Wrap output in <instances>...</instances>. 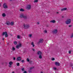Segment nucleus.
Instances as JSON below:
<instances>
[{
	"instance_id": "obj_25",
	"label": "nucleus",
	"mask_w": 73,
	"mask_h": 73,
	"mask_svg": "<svg viewBox=\"0 0 73 73\" xmlns=\"http://www.w3.org/2000/svg\"><path fill=\"white\" fill-rule=\"evenodd\" d=\"M34 3H37L38 2V1L37 0H35L34 1Z\"/></svg>"
},
{
	"instance_id": "obj_39",
	"label": "nucleus",
	"mask_w": 73,
	"mask_h": 73,
	"mask_svg": "<svg viewBox=\"0 0 73 73\" xmlns=\"http://www.w3.org/2000/svg\"><path fill=\"white\" fill-rule=\"evenodd\" d=\"M72 25H69L68 26V27H72Z\"/></svg>"
},
{
	"instance_id": "obj_44",
	"label": "nucleus",
	"mask_w": 73,
	"mask_h": 73,
	"mask_svg": "<svg viewBox=\"0 0 73 73\" xmlns=\"http://www.w3.org/2000/svg\"><path fill=\"white\" fill-rule=\"evenodd\" d=\"M29 73H30V72H31V71L30 70H29Z\"/></svg>"
},
{
	"instance_id": "obj_36",
	"label": "nucleus",
	"mask_w": 73,
	"mask_h": 73,
	"mask_svg": "<svg viewBox=\"0 0 73 73\" xmlns=\"http://www.w3.org/2000/svg\"><path fill=\"white\" fill-rule=\"evenodd\" d=\"M33 67H31L30 68V70H31V69H33Z\"/></svg>"
},
{
	"instance_id": "obj_40",
	"label": "nucleus",
	"mask_w": 73,
	"mask_h": 73,
	"mask_svg": "<svg viewBox=\"0 0 73 73\" xmlns=\"http://www.w3.org/2000/svg\"><path fill=\"white\" fill-rule=\"evenodd\" d=\"M54 70H56V68L54 67Z\"/></svg>"
},
{
	"instance_id": "obj_33",
	"label": "nucleus",
	"mask_w": 73,
	"mask_h": 73,
	"mask_svg": "<svg viewBox=\"0 0 73 73\" xmlns=\"http://www.w3.org/2000/svg\"><path fill=\"white\" fill-rule=\"evenodd\" d=\"M55 60L54 58H52L51 59V60H52V61H53V60Z\"/></svg>"
},
{
	"instance_id": "obj_21",
	"label": "nucleus",
	"mask_w": 73,
	"mask_h": 73,
	"mask_svg": "<svg viewBox=\"0 0 73 73\" xmlns=\"http://www.w3.org/2000/svg\"><path fill=\"white\" fill-rule=\"evenodd\" d=\"M2 16L3 17H5L6 16L5 14L4 13H3L2 14Z\"/></svg>"
},
{
	"instance_id": "obj_6",
	"label": "nucleus",
	"mask_w": 73,
	"mask_h": 73,
	"mask_svg": "<svg viewBox=\"0 0 73 73\" xmlns=\"http://www.w3.org/2000/svg\"><path fill=\"white\" fill-rule=\"evenodd\" d=\"M58 32V30L57 29H55L53 31V33L56 34V33H57Z\"/></svg>"
},
{
	"instance_id": "obj_18",
	"label": "nucleus",
	"mask_w": 73,
	"mask_h": 73,
	"mask_svg": "<svg viewBox=\"0 0 73 73\" xmlns=\"http://www.w3.org/2000/svg\"><path fill=\"white\" fill-rule=\"evenodd\" d=\"M9 65H12V64H13V62H9Z\"/></svg>"
},
{
	"instance_id": "obj_19",
	"label": "nucleus",
	"mask_w": 73,
	"mask_h": 73,
	"mask_svg": "<svg viewBox=\"0 0 73 73\" xmlns=\"http://www.w3.org/2000/svg\"><path fill=\"white\" fill-rule=\"evenodd\" d=\"M17 42L16 41H15L14 42V45H17Z\"/></svg>"
},
{
	"instance_id": "obj_51",
	"label": "nucleus",
	"mask_w": 73,
	"mask_h": 73,
	"mask_svg": "<svg viewBox=\"0 0 73 73\" xmlns=\"http://www.w3.org/2000/svg\"><path fill=\"white\" fill-rule=\"evenodd\" d=\"M56 13H58V12H56Z\"/></svg>"
},
{
	"instance_id": "obj_49",
	"label": "nucleus",
	"mask_w": 73,
	"mask_h": 73,
	"mask_svg": "<svg viewBox=\"0 0 73 73\" xmlns=\"http://www.w3.org/2000/svg\"><path fill=\"white\" fill-rule=\"evenodd\" d=\"M40 73H43V72H40Z\"/></svg>"
},
{
	"instance_id": "obj_17",
	"label": "nucleus",
	"mask_w": 73,
	"mask_h": 73,
	"mask_svg": "<svg viewBox=\"0 0 73 73\" xmlns=\"http://www.w3.org/2000/svg\"><path fill=\"white\" fill-rule=\"evenodd\" d=\"M29 37L30 38H32V34H30L29 35Z\"/></svg>"
},
{
	"instance_id": "obj_9",
	"label": "nucleus",
	"mask_w": 73,
	"mask_h": 73,
	"mask_svg": "<svg viewBox=\"0 0 73 73\" xmlns=\"http://www.w3.org/2000/svg\"><path fill=\"white\" fill-rule=\"evenodd\" d=\"M3 7L4 8H5V9L8 8V6L6 5V3H4L3 4Z\"/></svg>"
},
{
	"instance_id": "obj_5",
	"label": "nucleus",
	"mask_w": 73,
	"mask_h": 73,
	"mask_svg": "<svg viewBox=\"0 0 73 73\" xmlns=\"http://www.w3.org/2000/svg\"><path fill=\"white\" fill-rule=\"evenodd\" d=\"M22 45V44H21V43H19V44H17L16 46V48L17 49H19L20 47H21V46Z\"/></svg>"
},
{
	"instance_id": "obj_2",
	"label": "nucleus",
	"mask_w": 73,
	"mask_h": 73,
	"mask_svg": "<svg viewBox=\"0 0 73 73\" xmlns=\"http://www.w3.org/2000/svg\"><path fill=\"white\" fill-rule=\"evenodd\" d=\"M72 21H71V19H67L66 21L65 22V23L66 24H70Z\"/></svg>"
},
{
	"instance_id": "obj_3",
	"label": "nucleus",
	"mask_w": 73,
	"mask_h": 73,
	"mask_svg": "<svg viewBox=\"0 0 73 73\" xmlns=\"http://www.w3.org/2000/svg\"><path fill=\"white\" fill-rule=\"evenodd\" d=\"M19 17L20 18H24V19H25L27 18V16H24V14H21L19 16Z\"/></svg>"
},
{
	"instance_id": "obj_1",
	"label": "nucleus",
	"mask_w": 73,
	"mask_h": 73,
	"mask_svg": "<svg viewBox=\"0 0 73 73\" xmlns=\"http://www.w3.org/2000/svg\"><path fill=\"white\" fill-rule=\"evenodd\" d=\"M23 26L25 29H28L29 28V25L28 24L26 23H24L23 24Z\"/></svg>"
},
{
	"instance_id": "obj_13",
	"label": "nucleus",
	"mask_w": 73,
	"mask_h": 73,
	"mask_svg": "<svg viewBox=\"0 0 73 73\" xmlns=\"http://www.w3.org/2000/svg\"><path fill=\"white\" fill-rule=\"evenodd\" d=\"M6 24L7 25H10V22L9 21H7L6 23Z\"/></svg>"
},
{
	"instance_id": "obj_43",
	"label": "nucleus",
	"mask_w": 73,
	"mask_h": 73,
	"mask_svg": "<svg viewBox=\"0 0 73 73\" xmlns=\"http://www.w3.org/2000/svg\"><path fill=\"white\" fill-rule=\"evenodd\" d=\"M15 59H16V58H15V57H14L13 58V60H15Z\"/></svg>"
},
{
	"instance_id": "obj_8",
	"label": "nucleus",
	"mask_w": 73,
	"mask_h": 73,
	"mask_svg": "<svg viewBox=\"0 0 73 73\" xmlns=\"http://www.w3.org/2000/svg\"><path fill=\"white\" fill-rule=\"evenodd\" d=\"M50 22L51 23H54L56 22V21L55 20H53L50 21Z\"/></svg>"
},
{
	"instance_id": "obj_45",
	"label": "nucleus",
	"mask_w": 73,
	"mask_h": 73,
	"mask_svg": "<svg viewBox=\"0 0 73 73\" xmlns=\"http://www.w3.org/2000/svg\"><path fill=\"white\" fill-rule=\"evenodd\" d=\"M4 39H5L4 38H2V40H4Z\"/></svg>"
},
{
	"instance_id": "obj_48",
	"label": "nucleus",
	"mask_w": 73,
	"mask_h": 73,
	"mask_svg": "<svg viewBox=\"0 0 73 73\" xmlns=\"http://www.w3.org/2000/svg\"><path fill=\"white\" fill-rule=\"evenodd\" d=\"M62 18H64V17L63 16H62Z\"/></svg>"
},
{
	"instance_id": "obj_27",
	"label": "nucleus",
	"mask_w": 73,
	"mask_h": 73,
	"mask_svg": "<svg viewBox=\"0 0 73 73\" xmlns=\"http://www.w3.org/2000/svg\"><path fill=\"white\" fill-rule=\"evenodd\" d=\"M20 11H24V9H21L20 10Z\"/></svg>"
},
{
	"instance_id": "obj_29",
	"label": "nucleus",
	"mask_w": 73,
	"mask_h": 73,
	"mask_svg": "<svg viewBox=\"0 0 73 73\" xmlns=\"http://www.w3.org/2000/svg\"><path fill=\"white\" fill-rule=\"evenodd\" d=\"M17 66H19V65H20V63H17Z\"/></svg>"
},
{
	"instance_id": "obj_20",
	"label": "nucleus",
	"mask_w": 73,
	"mask_h": 73,
	"mask_svg": "<svg viewBox=\"0 0 73 73\" xmlns=\"http://www.w3.org/2000/svg\"><path fill=\"white\" fill-rule=\"evenodd\" d=\"M73 33H72L70 36V38H73Z\"/></svg>"
},
{
	"instance_id": "obj_28",
	"label": "nucleus",
	"mask_w": 73,
	"mask_h": 73,
	"mask_svg": "<svg viewBox=\"0 0 73 73\" xmlns=\"http://www.w3.org/2000/svg\"><path fill=\"white\" fill-rule=\"evenodd\" d=\"M63 9H64V11H66L68 9L66 8H64Z\"/></svg>"
},
{
	"instance_id": "obj_46",
	"label": "nucleus",
	"mask_w": 73,
	"mask_h": 73,
	"mask_svg": "<svg viewBox=\"0 0 73 73\" xmlns=\"http://www.w3.org/2000/svg\"><path fill=\"white\" fill-rule=\"evenodd\" d=\"M10 1H12V0H13V1H15L16 0H9Z\"/></svg>"
},
{
	"instance_id": "obj_7",
	"label": "nucleus",
	"mask_w": 73,
	"mask_h": 73,
	"mask_svg": "<svg viewBox=\"0 0 73 73\" xmlns=\"http://www.w3.org/2000/svg\"><path fill=\"white\" fill-rule=\"evenodd\" d=\"M17 60L18 61H20L21 60V58L20 57H18L17 59Z\"/></svg>"
},
{
	"instance_id": "obj_41",
	"label": "nucleus",
	"mask_w": 73,
	"mask_h": 73,
	"mask_svg": "<svg viewBox=\"0 0 73 73\" xmlns=\"http://www.w3.org/2000/svg\"><path fill=\"white\" fill-rule=\"evenodd\" d=\"M39 24H40V22H37V24L38 25Z\"/></svg>"
},
{
	"instance_id": "obj_14",
	"label": "nucleus",
	"mask_w": 73,
	"mask_h": 73,
	"mask_svg": "<svg viewBox=\"0 0 73 73\" xmlns=\"http://www.w3.org/2000/svg\"><path fill=\"white\" fill-rule=\"evenodd\" d=\"M7 31H5V32H3L2 34V36H4V35H5L7 34Z\"/></svg>"
},
{
	"instance_id": "obj_4",
	"label": "nucleus",
	"mask_w": 73,
	"mask_h": 73,
	"mask_svg": "<svg viewBox=\"0 0 73 73\" xmlns=\"http://www.w3.org/2000/svg\"><path fill=\"white\" fill-rule=\"evenodd\" d=\"M26 8L28 10H30L31 9V5H28L27 6Z\"/></svg>"
},
{
	"instance_id": "obj_32",
	"label": "nucleus",
	"mask_w": 73,
	"mask_h": 73,
	"mask_svg": "<svg viewBox=\"0 0 73 73\" xmlns=\"http://www.w3.org/2000/svg\"><path fill=\"white\" fill-rule=\"evenodd\" d=\"M22 62L24 63L25 62V61L24 60H23L21 61Z\"/></svg>"
},
{
	"instance_id": "obj_42",
	"label": "nucleus",
	"mask_w": 73,
	"mask_h": 73,
	"mask_svg": "<svg viewBox=\"0 0 73 73\" xmlns=\"http://www.w3.org/2000/svg\"><path fill=\"white\" fill-rule=\"evenodd\" d=\"M23 73H27V71H25Z\"/></svg>"
},
{
	"instance_id": "obj_15",
	"label": "nucleus",
	"mask_w": 73,
	"mask_h": 73,
	"mask_svg": "<svg viewBox=\"0 0 73 73\" xmlns=\"http://www.w3.org/2000/svg\"><path fill=\"white\" fill-rule=\"evenodd\" d=\"M37 53L39 55H41V54H42V52L40 51H39Z\"/></svg>"
},
{
	"instance_id": "obj_35",
	"label": "nucleus",
	"mask_w": 73,
	"mask_h": 73,
	"mask_svg": "<svg viewBox=\"0 0 73 73\" xmlns=\"http://www.w3.org/2000/svg\"><path fill=\"white\" fill-rule=\"evenodd\" d=\"M61 11H64V8L62 9H61Z\"/></svg>"
},
{
	"instance_id": "obj_50",
	"label": "nucleus",
	"mask_w": 73,
	"mask_h": 73,
	"mask_svg": "<svg viewBox=\"0 0 73 73\" xmlns=\"http://www.w3.org/2000/svg\"><path fill=\"white\" fill-rule=\"evenodd\" d=\"M12 73H15V72H12Z\"/></svg>"
},
{
	"instance_id": "obj_10",
	"label": "nucleus",
	"mask_w": 73,
	"mask_h": 73,
	"mask_svg": "<svg viewBox=\"0 0 73 73\" xmlns=\"http://www.w3.org/2000/svg\"><path fill=\"white\" fill-rule=\"evenodd\" d=\"M55 64L56 66H60V64L59 62H55Z\"/></svg>"
},
{
	"instance_id": "obj_37",
	"label": "nucleus",
	"mask_w": 73,
	"mask_h": 73,
	"mask_svg": "<svg viewBox=\"0 0 73 73\" xmlns=\"http://www.w3.org/2000/svg\"><path fill=\"white\" fill-rule=\"evenodd\" d=\"M24 68H23L22 69V71H24Z\"/></svg>"
},
{
	"instance_id": "obj_34",
	"label": "nucleus",
	"mask_w": 73,
	"mask_h": 73,
	"mask_svg": "<svg viewBox=\"0 0 73 73\" xmlns=\"http://www.w3.org/2000/svg\"><path fill=\"white\" fill-rule=\"evenodd\" d=\"M69 54H71V51H69L68 52Z\"/></svg>"
},
{
	"instance_id": "obj_16",
	"label": "nucleus",
	"mask_w": 73,
	"mask_h": 73,
	"mask_svg": "<svg viewBox=\"0 0 73 73\" xmlns=\"http://www.w3.org/2000/svg\"><path fill=\"white\" fill-rule=\"evenodd\" d=\"M31 45L33 47H35V44H34V42H31Z\"/></svg>"
},
{
	"instance_id": "obj_23",
	"label": "nucleus",
	"mask_w": 73,
	"mask_h": 73,
	"mask_svg": "<svg viewBox=\"0 0 73 73\" xmlns=\"http://www.w3.org/2000/svg\"><path fill=\"white\" fill-rule=\"evenodd\" d=\"M8 36V35L7 34H7L5 35V37H7Z\"/></svg>"
},
{
	"instance_id": "obj_24",
	"label": "nucleus",
	"mask_w": 73,
	"mask_h": 73,
	"mask_svg": "<svg viewBox=\"0 0 73 73\" xmlns=\"http://www.w3.org/2000/svg\"><path fill=\"white\" fill-rule=\"evenodd\" d=\"M15 50V47H13L12 48V50L14 51Z\"/></svg>"
},
{
	"instance_id": "obj_12",
	"label": "nucleus",
	"mask_w": 73,
	"mask_h": 73,
	"mask_svg": "<svg viewBox=\"0 0 73 73\" xmlns=\"http://www.w3.org/2000/svg\"><path fill=\"white\" fill-rule=\"evenodd\" d=\"M43 41H44L43 39H40L39 40V42L42 43L43 42Z\"/></svg>"
},
{
	"instance_id": "obj_11",
	"label": "nucleus",
	"mask_w": 73,
	"mask_h": 73,
	"mask_svg": "<svg viewBox=\"0 0 73 73\" xmlns=\"http://www.w3.org/2000/svg\"><path fill=\"white\" fill-rule=\"evenodd\" d=\"M14 24L15 22L13 21H12L10 23V25H14Z\"/></svg>"
},
{
	"instance_id": "obj_30",
	"label": "nucleus",
	"mask_w": 73,
	"mask_h": 73,
	"mask_svg": "<svg viewBox=\"0 0 73 73\" xmlns=\"http://www.w3.org/2000/svg\"><path fill=\"white\" fill-rule=\"evenodd\" d=\"M44 32L45 33H47V31L46 30H45L44 31Z\"/></svg>"
},
{
	"instance_id": "obj_22",
	"label": "nucleus",
	"mask_w": 73,
	"mask_h": 73,
	"mask_svg": "<svg viewBox=\"0 0 73 73\" xmlns=\"http://www.w3.org/2000/svg\"><path fill=\"white\" fill-rule=\"evenodd\" d=\"M39 58H40V59H41V58H42V56L41 55H40L39 56Z\"/></svg>"
},
{
	"instance_id": "obj_31",
	"label": "nucleus",
	"mask_w": 73,
	"mask_h": 73,
	"mask_svg": "<svg viewBox=\"0 0 73 73\" xmlns=\"http://www.w3.org/2000/svg\"><path fill=\"white\" fill-rule=\"evenodd\" d=\"M27 61L28 62H29V58H27Z\"/></svg>"
},
{
	"instance_id": "obj_38",
	"label": "nucleus",
	"mask_w": 73,
	"mask_h": 73,
	"mask_svg": "<svg viewBox=\"0 0 73 73\" xmlns=\"http://www.w3.org/2000/svg\"><path fill=\"white\" fill-rule=\"evenodd\" d=\"M9 67L10 68H11V67H12V65H10L9 66Z\"/></svg>"
},
{
	"instance_id": "obj_47",
	"label": "nucleus",
	"mask_w": 73,
	"mask_h": 73,
	"mask_svg": "<svg viewBox=\"0 0 73 73\" xmlns=\"http://www.w3.org/2000/svg\"><path fill=\"white\" fill-rule=\"evenodd\" d=\"M33 51H35V49H33Z\"/></svg>"
},
{
	"instance_id": "obj_26",
	"label": "nucleus",
	"mask_w": 73,
	"mask_h": 73,
	"mask_svg": "<svg viewBox=\"0 0 73 73\" xmlns=\"http://www.w3.org/2000/svg\"><path fill=\"white\" fill-rule=\"evenodd\" d=\"M17 38H19V39L20 38V36L19 35L17 36Z\"/></svg>"
}]
</instances>
